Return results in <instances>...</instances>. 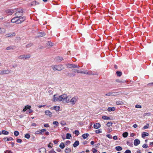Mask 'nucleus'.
<instances>
[{
  "mask_svg": "<svg viewBox=\"0 0 153 153\" xmlns=\"http://www.w3.org/2000/svg\"><path fill=\"white\" fill-rule=\"evenodd\" d=\"M71 98L70 96H67L66 94H64L60 96L59 101H62L64 103H68L69 99Z\"/></svg>",
  "mask_w": 153,
  "mask_h": 153,
  "instance_id": "nucleus-1",
  "label": "nucleus"
},
{
  "mask_svg": "<svg viewBox=\"0 0 153 153\" xmlns=\"http://www.w3.org/2000/svg\"><path fill=\"white\" fill-rule=\"evenodd\" d=\"M51 67L54 71H61L64 69L63 65H53Z\"/></svg>",
  "mask_w": 153,
  "mask_h": 153,
  "instance_id": "nucleus-2",
  "label": "nucleus"
},
{
  "mask_svg": "<svg viewBox=\"0 0 153 153\" xmlns=\"http://www.w3.org/2000/svg\"><path fill=\"white\" fill-rule=\"evenodd\" d=\"M78 98L77 97L74 96L71 99H69L68 102H70L71 105H74L76 102Z\"/></svg>",
  "mask_w": 153,
  "mask_h": 153,
  "instance_id": "nucleus-3",
  "label": "nucleus"
},
{
  "mask_svg": "<svg viewBox=\"0 0 153 153\" xmlns=\"http://www.w3.org/2000/svg\"><path fill=\"white\" fill-rule=\"evenodd\" d=\"M30 56L29 54L22 55L19 56L18 58L20 59H27L30 58Z\"/></svg>",
  "mask_w": 153,
  "mask_h": 153,
  "instance_id": "nucleus-4",
  "label": "nucleus"
},
{
  "mask_svg": "<svg viewBox=\"0 0 153 153\" xmlns=\"http://www.w3.org/2000/svg\"><path fill=\"white\" fill-rule=\"evenodd\" d=\"M60 96L58 94H55L53 95V97L52 99V101L53 102H55L57 101H59Z\"/></svg>",
  "mask_w": 153,
  "mask_h": 153,
  "instance_id": "nucleus-5",
  "label": "nucleus"
},
{
  "mask_svg": "<svg viewBox=\"0 0 153 153\" xmlns=\"http://www.w3.org/2000/svg\"><path fill=\"white\" fill-rule=\"evenodd\" d=\"M16 33L15 32L10 33H7L5 35L6 38H12L13 37L15 36Z\"/></svg>",
  "mask_w": 153,
  "mask_h": 153,
  "instance_id": "nucleus-6",
  "label": "nucleus"
},
{
  "mask_svg": "<svg viewBox=\"0 0 153 153\" xmlns=\"http://www.w3.org/2000/svg\"><path fill=\"white\" fill-rule=\"evenodd\" d=\"M11 71L9 70H4L0 71V75H2L4 74H10Z\"/></svg>",
  "mask_w": 153,
  "mask_h": 153,
  "instance_id": "nucleus-7",
  "label": "nucleus"
},
{
  "mask_svg": "<svg viewBox=\"0 0 153 153\" xmlns=\"http://www.w3.org/2000/svg\"><path fill=\"white\" fill-rule=\"evenodd\" d=\"M23 14V11L22 10H21L20 11H18L15 14L16 16L20 17V16H22Z\"/></svg>",
  "mask_w": 153,
  "mask_h": 153,
  "instance_id": "nucleus-8",
  "label": "nucleus"
},
{
  "mask_svg": "<svg viewBox=\"0 0 153 153\" xmlns=\"http://www.w3.org/2000/svg\"><path fill=\"white\" fill-rule=\"evenodd\" d=\"M81 73L82 74H88V75H95L94 74H92L91 71H86L84 72L81 71Z\"/></svg>",
  "mask_w": 153,
  "mask_h": 153,
  "instance_id": "nucleus-9",
  "label": "nucleus"
},
{
  "mask_svg": "<svg viewBox=\"0 0 153 153\" xmlns=\"http://www.w3.org/2000/svg\"><path fill=\"white\" fill-rule=\"evenodd\" d=\"M25 19V17L23 16L22 17L18 18V24L22 23Z\"/></svg>",
  "mask_w": 153,
  "mask_h": 153,
  "instance_id": "nucleus-10",
  "label": "nucleus"
},
{
  "mask_svg": "<svg viewBox=\"0 0 153 153\" xmlns=\"http://www.w3.org/2000/svg\"><path fill=\"white\" fill-rule=\"evenodd\" d=\"M11 22H12L16 23L18 24V17L16 16V17L13 18L11 20Z\"/></svg>",
  "mask_w": 153,
  "mask_h": 153,
  "instance_id": "nucleus-11",
  "label": "nucleus"
},
{
  "mask_svg": "<svg viewBox=\"0 0 153 153\" xmlns=\"http://www.w3.org/2000/svg\"><path fill=\"white\" fill-rule=\"evenodd\" d=\"M45 33L43 32H42L37 33V36L38 37H41L45 36Z\"/></svg>",
  "mask_w": 153,
  "mask_h": 153,
  "instance_id": "nucleus-12",
  "label": "nucleus"
},
{
  "mask_svg": "<svg viewBox=\"0 0 153 153\" xmlns=\"http://www.w3.org/2000/svg\"><path fill=\"white\" fill-rule=\"evenodd\" d=\"M140 143V140L138 139H136L134 140V144L135 146H137Z\"/></svg>",
  "mask_w": 153,
  "mask_h": 153,
  "instance_id": "nucleus-13",
  "label": "nucleus"
},
{
  "mask_svg": "<svg viewBox=\"0 0 153 153\" xmlns=\"http://www.w3.org/2000/svg\"><path fill=\"white\" fill-rule=\"evenodd\" d=\"M46 130L45 129H42L40 131H36L35 133V134H42V132L45 131Z\"/></svg>",
  "mask_w": 153,
  "mask_h": 153,
  "instance_id": "nucleus-14",
  "label": "nucleus"
},
{
  "mask_svg": "<svg viewBox=\"0 0 153 153\" xmlns=\"http://www.w3.org/2000/svg\"><path fill=\"white\" fill-rule=\"evenodd\" d=\"M39 153H46V149L44 148H42L39 149Z\"/></svg>",
  "mask_w": 153,
  "mask_h": 153,
  "instance_id": "nucleus-15",
  "label": "nucleus"
},
{
  "mask_svg": "<svg viewBox=\"0 0 153 153\" xmlns=\"http://www.w3.org/2000/svg\"><path fill=\"white\" fill-rule=\"evenodd\" d=\"M100 127V124L99 123H97L95 124L94 127V128L97 129Z\"/></svg>",
  "mask_w": 153,
  "mask_h": 153,
  "instance_id": "nucleus-16",
  "label": "nucleus"
},
{
  "mask_svg": "<svg viewBox=\"0 0 153 153\" xmlns=\"http://www.w3.org/2000/svg\"><path fill=\"white\" fill-rule=\"evenodd\" d=\"M6 30L3 28L0 27V34H3L5 33Z\"/></svg>",
  "mask_w": 153,
  "mask_h": 153,
  "instance_id": "nucleus-17",
  "label": "nucleus"
},
{
  "mask_svg": "<svg viewBox=\"0 0 153 153\" xmlns=\"http://www.w3.org/2000/svg\"><path fill=\"white\" fill-rule=\"evenodd\" d=\"M72 71L73 72L75 73H81V71L80 70L77 69H73L72 70Z\"/></svg>",
  "mask_w": 153,
  "mask_h": 153,
  "instance_id": "nucleus-18",
  "label": "nucleus"
},
{
  "mask_svg": "<svg viewBox=\"0 0 153 153\" xmlns=\"http://www.w3.org/2000/svg\"><path fill=\"white\" fill-rule=\"evenodd\" d=\"M45 114L48 116H49L50 117H51L52 115V113L49 110H47L45 111Z\"/></svg>",
  "mask_w": 153,
  "mask_h": 153,
  "instance_id": "nucleus-19",
  "label": "nucleus"
},
{
  "mask_svg": "<svg viewBox=\"0 0 153 153\" xmlns=\"http://www.w3.org/2000/svg\"><path fill=\"white\" fill-rule=\"evenodd\" d=\"M6 12L7 13H8L9 15H11L14 12V11L13 10H6Z\"/></svg>",
  "mask_w": 153,
  "mask_h": 153,
  "instance_id": "nucleus-20",
  "label": "nucleus"
},
{
  "mask_svg": "<svg viewBox=\"0 0 153 153\" xmlns=\"http://www.w3.org/2000/svg\"><path fill=\"white\" fill-rule=\"evenodd\" d=\"M39 4V3L38 2H37L36 1H33L31 4V5L32 6H35L38 5Z\"/></svg>",
  "mask_w": 153,
  "mask_h": 153,
  "instance_id": "nucleus-21",
  "label": "nucleus"
},
{
  "mask_svg": "<svg viewBox=\"0 0 153 153\" xmlns=\"http://www.w3.org/2000/svg\"><path fill=\"white\" fill-rule=\"evenodd\" d=\"M149 135L148 133L144 132L142 134V138H144L146 136H148Z\"/></svg>",
  "mask_w": 153,
  "mask_h": 153,
  "instance_id": "nucleus-22",
  "label": "nucleus"
},
{
  "mask_svg": "<svg viewBox=\"0 0 153 153\" xmlns=\"http://www.w3.org/2000/svg\"><path fill=\"white\" fill-rule=\"evenodd\" d=\"M31 108V106L30 105H27L25 106V108L23 109L24 111H26L27 109H29Z\"/></svg>",
  "mask_w": 153,
  "mask_h": 153,
  "instance_id": "nucleus-23",
  "label": "nucleus"
},
{
  "mask_svg": "<svg viewBox=\"0 0 153 153\" xmlns=\"http://www.w3.org/2000/svg\"><path fill=\"white\" fill-rule=\"evenodd\" d=\"M79 144V141L78 140L76 141L73 144V146L74 147H76Z\"/></svg>",
  "mask_w": 153,
  "mask_h": 153,
  "instance_id": "nucleus-24",
  "label": "nucleus"
},
{
  "mask_svg": "<svg viewBox=\"0 0 153 153\" xmlns=\"http://www.w3.org/2000/svg\"><path fill=\"white\" fill-rule=\"evenodd\" d=\"M116 82L119 83H124L125 81L121 79H117L116 80Z\"/></svg>",
  "mask_w": 153,
  "mask_h": 153,
  "instance_id": "nucleus-25",
  "label": "nucleus"
},
{
  "mask_svg": "<svg viewBox=\"0 0 153 153\" xmlns=\"http://www.w3.org/2000/svg\"><path fill=\"white\" fill-rule=\"evenodd\" d=\"M115 110V108L114 107H109L108 108V110L109 111H114Z\"/></svg>",
  "mask_w": 153,
  "mask_h": 153,
  "instance_id": "nucleus-26",
  "label": "nucleus"
},
{
  "mask_svg": "<svg viewBox=\"0 0 153 153\" xmlns=\"http://www.w3.org/2000/svg\"><path fill=\"white\" fill-rule=\"evenodd\" d=\"M6 49L7 50H13L14 49V47L13 46H10L7 47Z\"/></svg>",
  "mask_w": 153,
  "mask_h": 153,
  "instance_id": "nucleus-27",
  "label": "nucleus"
},
{
  "mask_svg": "<svg viewBox=\"0 0 153 153\" xmlns=\"http://www.w3.org/2000/svg\"><path fill=\"white\" fill-rule=\"evenodd\" d=\"M66 66L68 68H72V64H65Z\"/></svg>",
  "mask_w": 153,
  "mask_h": 153,
  "instance_id": "nucleus-28",
  "label": "nucleus"
},
{
  "mask_svg": "<svg viewBox=\"0 0 153 153\" xmlns=\"http://www.w3.org/2000/svg\"><path fill=\"white\" fill-rule=\"evenodd\" d=\"M4 140H6L7 141H11L13 139L12 137H10L9 138H4Z\"/></svg>",
  "mask_w": 153,
  "mask_h": 153,
  "instance_id": "nucleus-29",
  "label": "nucleus"
},
{
  "mask_svg": "<svg viewBox=\"0 0 153 153\" xmlns=\"http://www.w3.org/2000/svg\"><path fill=\"white\" fill-rule=\"evenodd\" d=\"M116 104L117 105H122L123 104V102L121 101L118 100L116 102Z\"/></svg>",
  "mask_w": 153,
  "mask_h": 153,
  "instance_id": "nucleus-30",
  "label": "nucleus"
},
{
  "mask_svg": "<svg viewBox=\"0 0 153 153\" xmlns=\"http://www.w3.org/2000/svg\"><path fill=\"white\" fill-rule=\"evenodd\" d=\"M65 151L66 153H70L71 152V150L70 148H66L65 149Z\"/></svg>",
  "mask_w": 153,
  "mask_h": 153,
  "instance_id": "nucleus-31",
  "label": "nucleus"
},
{
  "mask_svg": "<svg viewBox=\"0 0 153 153\" xmlns=\"http://www.w3.org/2000/svg\"><path fill=\"white\" fill-rule=\"evenodd\" d=\"M56 58V60L58 61H61L63 60V58L62 57L57 56Z\"/></svg>",
  "mask_w": 153,
  "mask_h": 153,
  "instance_id": "nucleus-32",
  "label": "nucleus"
},
{
  "mask_svg": "<svg viewBox=\"0 0 153 153\" xmlns=\"http://www.w3.org/2000/svg\"><path fill=\"white\" fill-rule=\"evenodd\" d=\"M115 149L117 151H121L122 149V148L120 146H116L115 147Z\"/></svg>",
  "mask_w": 153,
  "mask_h": 153,
  "instance_id": "nucleus-33",
  "label": "nucleus"
},
{
  "mask_svg": "<svg viewBox=\"0 0 153 153\" xmlns=\"http://www.w3.org/2000/svg\"><path fill=\"white\" fill-rule=\"evenodd\" d=\"M102 118L105 120H110L111 119L109 117H108L106 116H103L102 117Z\"/></svg>",
  "mask_w": 153,
  "mask_h": 153,
  "instance_id": "nucleus-34",
  "label": "nucleus"
},
{
  "mask_svg": "<svg viewBox=\"0 0 153 153\" xmlns=\"http://www.w3.org/2000/svg\"><path fill=\"white\" fill-rule=\"evenodd\" d=\"M89 136V134H85L82 135V137L84 139H86L88 136Z\"/></svg>",
  "mask_w": 153,
  "mask_h": 153,
  "instance_id": "nucleus-35",
  "label": "nucleus"
},
{
  "mask_svg": "<svg viewBox=\"0 0 153 153\" xmlns=\"http://www.w3.org/2000/svg\"><path fill=\"white\" fill-rule=\"evenodd\" d=\"M71 137V134L69 133H67L66 136V138L67 139H70Z\"/></svg>",
  "mask_w": 153,
  "mask_h": 153,
  "instance_id": "nucleus-36",
  "label": "nucleus"
},
{
  "mask_svg": "<svg viewBox=\"0 0 153 153\" xmlns=\"http://www.w3.org/2000/svg\"><path fill=\"white\" fill-rule=\"evenodd\" d=\"M2 133L4 135H8L9 133L8 131L3 130L2 131Z\"/></svg>",
  "mask_w": 153,
  "mask_h": 153,
  "instance_id": "nucleus-37",
  "label": "nucleus"
},
{
  "mask_svg": "<svg viewBox=\"0 0 153 153\" xmlns=\"http://www.w3.org/2000/svg\"><path fill=\"white\" fill-rule=\"evenodd\" d=\"M61 148L63 149L65 147V144L63 143H61L59 145Z\"/></svg>",
  "mask_w": 153,
  "mask_h": 153,
  "instance_id": "nucleus-38",
  "label": "nucleus"
},
{
  "mask_svg": "<svg viewBox=\"0 0 153 153\" xmlns=\"http://www.w3.org/2000/svg\"><path fill=\"white\" fill-rule=\"evenodd\" d=\"M128 133L127 132H125L123 134V136L124 137H126L128 135Z\"/></svg>",
  "mask_w": 153,
  "mask_h": 153,
  "instance_id": "nucleus-39",
  "label": "nucleus"
},
{
  "mask_svg": "<svg viewBox=\"0 0 153 153\" xmlns=\"http://www.w3.org/2000/svg\"><path fill=\"white\" fill-rule=\"evenodd\" d=\"M80 67L78 65H76L75 64H72V68H79Z\"/></svg>",
  "mask_w": 153,
  "mask_h": 153,
  "instance_id": "nucleus-40",
  "label": "nucleus"
},
{
  "mask_svg": "<svg viewBox=\"0 0 153 153\" xmlns=\"http://www.w3.org/2000/svg\"><path fill=\"white\" fill-rule=\"evenodd\" d=\"M151 115V113L149 112V113H146L143 114V115L144 117L146 116H150Z\"/></svg>",
  "mask_w": 153,
  "mask_h": 153,
  "instance_id": "nucleus-41",
  "label": "nucleus"
},
{
  "mask_svg": "<svg viewBox=\"0 0 153 153\" xmlns=\"http://www.w3.org/2000/svg\"><path fill=\"white\" fill-rule=\"evenodd\" d=\"M47 45L48 46H49L51 47L53 45V43L50 42H48Z\"/></svg>",
  "mask_w": 153,
  "mask_h": 153,
  "instance_id": "nucleus-42",
  "label": "nucleus"
},
{
  "mask_svg": "<svg viewBox=\"0 0 153 153\" xmlns=\"http://www.w3.org/2000/svg\"><path fill=\"white\" fill-rule=\"evenodd\" d=\"M60 107L59 106H55L53 108V109L56 111H59Z\"/></svg>",
  "mask_w": 153,
  "mask_h": 153,
  "instance_id": "nucleus-43",
  "label": "nucleus"
},
{
  "mask_svg": "<svg viewBox=\"0 0 153 153\" xmlns=\"http://www.w3.org/2000/svg\"><path fill=\"white\" fill-rule=\"evenodd\" d=\"M116 74L117 76H121L122 74V72L119 71H117L116 72Z\"/></svg>",
  "mask_w": 153,
  "mask_h": 153,
  "instance_id": "nucleus-44",
  "label": "nucleus"
},
{
  "mask_svg": "<svg viewBox=\"0 0 153 153\" xmlns=\"http://www.w3.org/2000/svg\"><path fill=\"white\" fill-rule=\"evenodd\" d=\"M25 137L27 139H29L30 137V134H26L25 135Z\"/></svg>",
  "mask_w": 153,
  "mask_h": 153,
  "instance_id": "nucleus-45",
  "label": "nucleus"
},
{
  "mask_svg": "<svg viewBox=\"0 0 153 153\" xmlns=\"http://www.w3.org/2000/svg\"><path fill=\"white\" fill-rule=\"evenodd\" d=\"M14 134L15 136H17L19 135V133L18 131H14Z\"/></svg>",
  "mask_w": 153,
  "mask_h": 153,
  "instance_id": "nucleus-46",
  "label": "nucleus"
},
{
  "mask_svg": "<svg viewBox=\"0 0 153 153\" xmlns=\"http://www.w3.org/2000/svg\"><path fill=\"white\" fill-rule=\"evenodd\" d=\"M95 132L97 134H99L102 132V131L100 129L96 130L95 131Z\"/></svg>",
  "mask_w": 153,
  "mask_h": 153,
  "instance_id": "nucleus-47",
  "label": "nucleus"
},
{
  "mask_svg": "<svg viewBox=\"0 0 153 153\" xmlns=\"http://www.w3.org/2000/svg\"><path fill=\"white\" fill-rule=\"evenodd\" d=\"M112 123L108 122L107 123L106 125L108 127H110L112 126Z\"/></svg>",
  "mask_w": 153,
  "mask_h": 153,
  "instance_id": "nucleus-48",
  "label": "nucleus"
},
{
  "mask_svg": "<svg viewBox=\"0 0 153 153\" xmlns=\"http://www.w3.org/2000/svg\"><path fill=\"white\" fill-rule=\"evenodd\" d=\"M33 45V44L31 43H30L28 44L27 45H26V47L27 48H29L31 46Z\"/></svg>",
  "mask_w": 153,
  "mask_h": 153,
  "instance_id": "nucleus-49",
  "label": "nucleus"
},
{
  "mask_svg": "<svg viewBox=\"0 0 153 153\" xmlns=\"http://www.w3.org/2000/svg\"><path fill=\"white\" fill-rule=\"evenodd\" d=\"M114 94H113V93H108L105 94L106 96H110V95H114Z\"/></svg>",
  "mask_w": 153,
  "mask_h": 153,
  "instance_id": "nucleus-50",
  "label": "nucleus"
},
{
  "mask_svg": "<svg viewBox=\"0 0 153 153\" xmlns=\"http://www.w3.org/2000/svg\"><path fill=\"white\" fill-rule=\"evenodd\" d=\"M53 125H56L57 126L59 125V123L57 121H53Z\"/></svg>",
  "mask_w": 153,
  "mask_h": 153,
  "instance_id": "nucleus-51",
  "label": "nucleus"
},
{
  "mask_svg": "<svg viewBox=\"0 0 153 153\" xmlns=\"http://www.w3.org/2000/svg\"><path fill=\"white\" fill-rule=\"evenodd\" d=\"M74 133L77 135H78L79 134V132L78 130L75 131Z\"/></svg>",
  "mask_w": 153,
  "mask_h": 153,
  "instance_id": "nucleus-52",
  "label": "nucleus"
},
{
  "mask_svg": "<svg viewBox=\"0 0 153 153\" xmlns=\"http://www.w3.org/2000/svg\"><path fill=\"white\" fill-rule=\"evenodd\" d=\"M142 147L144 148H147L148 147V145L147 144H144L143 145Z\"/></svg>",
  "mask_w": 153,
  "mask_h": 153,
  "instance_id": "nucleus-53",
  "label": "nucleus"
},
{
  "mask_svg": "<svg viewBox=\"0 0 153 153\" xmlns=\"http://www.w3.org/2000/svg\"><path fill=\"white\" fill-rule=\"evenodd\" d=\"M135 107L136 108H142L141 106L139 105H136Z\"/></svg>",
  "mask_w": 153,
  "mask_h": 153,
  "instance_id": "nucleus-54",
  "label": "nucleus"
},
{
  "mask_svg": "<svg viewBox=\"0 0 153 153\" xmlns=\"http://www.w3.org/2000/svg\"><path fill=\"white\" fill-rule=\"evenodd\" d=\"M49 152V153H56V152L53 149H52L51 151H50Z\"/></svg>",
  "mask_w": 153,
  "mask_h": 153,
  "instance_id": "nucleus-55",
  "label": "nucleus"
},
{
  "mask_svg": "<svg viewBox=\"0 0 153 153\" xmlns=\"http://www.w3.org/2000/svg\"><path fill=\"white\" fill-rule=\"evenodd\" d=\"M33 112V111L30 109V108L28 110L27 112V113H30Z\"/></svg>",
  "mask_w": 153,
  "mask_h": 153,
  "instance_id": "nucleus-56",
  "label": "nucleus"
},
{
  "mask_svg": "<svg viewBox=\"0 0 153 153\" xmlns=\"http://www.w3.org/2000/svg\"><path fill=\"white\" fill-rule=\"evenodd\" d=\"M17 143H21L22 142V140L21 139H17Z\"/></svg>",
  "mask_w": 153,
  "mask_h": 153,
  "instance_id": "nucleus-57",
  "label": "nucleus"
},
{
  "mask_svg": "<svg viewBox=\"0 0 153 153\" xmlns=\"http://www.w3.org/2000/svg\"><path fill=\"white\" fill-rule=\"evenodd\" d=\"M148 126H145L143 127V129H145L148 128V127L149 126V125L148 124H147Z\"/></svg>",
  "mask_w": 153,
  "mask_h": 153,
  "instance_id": "nucleus-58",
  "label": "nucleus"
},
{
  "mask_svg": "<svg viewBox=\"0 0 153 153\" xmlns=\"http://www.w3.org/2000/svg\"><path fill=\"white\" fill-rule=\"evenodd\" d=\"M106 136L109 138H112V136L109 134H107Z\"/></svg>",
  "mask_w": 153,
  "mask_h": 153,
  "instance_id": "nucleus-59",
  "label": "nucleus"
},
{
  "mask_svg": "<svg viewBox=\"0 0 153 153\" xmlns=\"http://www.w3.org/2000/svg\"><path fill=\"white\" fill-rule=\"evenodd\" d=\"M125 153H131V151L129 150H127L125 152Z\"/></svg>",
  "mask_w": 153,
  "mask_h": 153,
  "instance_id": "nucleus-60",
  "label": "nucleus"
},
{
  "mask_svg": "<svg viewBox=\"0 0 153 153\" xmlns=\"http://www.w3.org/2000/svg\"><path fill=\"white\" fill-rule=\"evenodd\" d=\"M5 153H12V152L10 150H7L5 152Z\"/></svg>",
  "mask_w": 153,
  "mask_h": 153,
  "instance_id": "nucleus-61",
  "label": "nucleus"
},
{
  "mask_svg": "<svg viewBox=\"0 0 153 153\" xmlns=\"http://www.w3.org/2000/svg\"><path fill=\"white\" fill-rule=\"evenodd\" d=\"M48 93L50 95H51L53 94L52 92V91L51 90H50L49 91Z\"/></svg>",
  "mask_w": 153,
  "mask_h": 153,
  "instance_id": "nucleus-62",
  "label": "nucleus"
},
{
  "mask_svg": "<svg viewBox=\"0 0 153 153\" xmlns=\"http://www.w3.org/2000/svg\"><path fill=\"white\" fill-rule=\"evenodd\" d=\"M52 144L51 143H49L48 145V147H49L52 148Z\"/></svg>",
  "mask_w": 153,
  "mask_h": 153,
  "instance_id": "nucleus-63",
  "label": "nucleus"
},
{
  "mask_svg": "<svg viewBox=\"0 0 153 153\" xmlns=\"http://www.w3.org/2000/svg\"><path fill=\"white\" fill-rule=\"evenodd\" d=\"M113 139L115 140H117V137L116 136H114L113 137Z\"/></svg>",
  "mask_w": 153,
  "mask_h": 153,
  "instance_id": "nucleus-64",
  "label": "nucleus"
}]
</instances>
